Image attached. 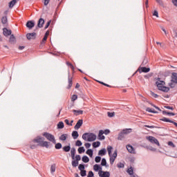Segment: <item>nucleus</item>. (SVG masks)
<instances>
[{
    "label": "nucleus",
    "instance_id": "obj_1",
    "mask_svg": "<svg viewBox=\"0 0 177 177\" xmlns=\"http://www.w3.org/2000/svg\"><path fill=\"white\" fill-rule=\"evenodd\" d=\"M156 85L159 91H162V92H169V88L165 86V82L161 80L160 78L157 79Z\"/></svg>",
    "mask_w": 177,
    "mask_h": 177
},
{
    "label": "nucleus",
    "instance_id": "obj_2",
    "mask_svg": "<svg viewBox=\"0 0 177 177\" xmlns=\"http://www.w3.org/2000/svg\"><path fill=\"white\" fill-rule=\"evenodd\" d=\"M82 138L87 142H95L96 140V135L93 133H84Z\"/></svg>",
    "mask_w": 177,
    "mask_h": 177
},
{
    "label": "nucleus",
    "instance_id": "obj_3",
    "mask_svg": "<svg viewBox=\"0 0 177 177\" xmlns=\"http://www.w3.org/2000/svg\"><path fill=\"white\" fill-rule=\"evenodd\" d=\"M111 150H113V147L108 146L107 151H108V154L110 157V162L113 165V164H114V161H115V158H117V149H115L114 151L113 155H111Z\"/></svg>",
    "mask_w": 177,
    "mask_h": 177
},
{
    "label": "nucleus",
    "instance_id": "obj_4",
    "mask_svg": "<svg viewBox=\"0 0 177 177\" xmlns=\"http://www.w3.org/2000/svg\"><path fill=\"white\" fill-rule=\"evenodd\" d=\"M177 84V73H172L171 76V80L169 83V86L170 88H175V85Z\"/></svg>",
    "mask_w": 177,
    "mask_h": 177
},
{
    "label": "nucleus",
    "instance_id": "obj_5",
    "mask_svg": "<svg viewBox=\"0 0 177 177\" xmlns=\"http://www.w3.org/2000/svg\"><path fill=\"white\" fill-rule=\"evenodd\" d=\"M43 136H44L47 140H49V142H52V143H56V139H55V136L48 133L45 132L43 133Z\"/></svg>",
    "mask_w": 177,
    "mask_h": 177
},
{
    "label": "nucleus",
    "instance_id": "obj_6",
    "mask_svg": "<svg viewBox=\"0 0 177 177\" xmlns=\"http://www.w3.org/2000/svg\"><path fill=\"white\" fill-rule=\"evenodd\" d=\"M147 140H149L150 143H152V145H156L157 146H160V142H158V140L153 136H147L146 137Z\"/></svg>",
    "mask_w": 177,
    "mask_h": 177
},
{
    "label": "nucleus",
    "instance_id": "obj_7",
    "mask_svg": "<svg viewBox=\"0 0 177 177\" xmlns=\"http://www.w3.org/2000/svg\"><path fill=\"white\" fill-rule=\"evenodd\" d=\"M44 140L45 138L40 136H37L36 138L33 140V143H37L39 146H41L42 142H44Z\"/></svg>",
    "mask_w": 177,
    "mask_h": 177
},
{
    "label": "nucleus",
    "instance_id": "obj_8",
    "mask_svg": "<svg viewBox=\"0 0 177 177\" xmlns=\"http://www.w3.org/2000/svg\"><path fill=\"white\" fill-rule=\"evenodd\" d=\"M149 71H150V68H147V67L140 66L138 69V72L140 73V74H142V73H149Z\"/></svg>",
    "mask_w": 177,
    "mask_h": 177
},
{
    "label": "nucleus",
    "instance_id": "obj_9",
    "mask_svg": "<svg viewBox=\"0 0 177 177\" xmlns=\"http://www.w3.org/2000/svg\"><path fill=\"white\" fill-rule=\"evenodd\" d=\"M26 38L29 41L31 39H35V38H37V33L35 32L28 33L26 34Z\"/></svg>",
    "mask_w": 177,
    "mask_h": 177
},
{
    "label": "nucleus",
    "instance_id": "obj_10",
    "mask_svg": "<svg viewBox=\"0 0 177 177\" xmlns=\"http://www.w3.org/2000/svg\"><path fill=\"white\" fill-rule=\"evenodd\" d=\"M127 151H129V153H131V154H136V151H135V148H133V147H132V145H127L126 146Z\"/></svg>",
    "mask_w": 177,
    "mask_h": 177
},
{
    "label": "nucleus",
    "instance_id": "obj_11",
    "mask_svg": "<svg viewBox=\"0 0 177 177\" xmlns=\"http://www.w3.org/2000/svg\"><path fill=\"white\" fill-rule=\"evenodd\" d=\"M98 175L100 177H110V172L100 171Z\"/></svg>",
    "mask_w": 177,
    "mask_h": 177
},
{
    "label": "nucleus",
    "instance_id": "obj_12",
    "mask_svg": "<svg viewBox=\"0 0 177 177\" xmlns=\"http://www.w3.org/2000/svg\"><path fill=\"white\" fill-rule=\"evenodd\" d=\"M3 34L5 37H9V35H12V30L4 28H3Z\"/></svg>",
    "mask_w": 177,
    "mask_h": 177
},
{
    "label": "nucleus",
    "instance_id": "obj_13",
    "mask_svg": "<svg viewBox=\"0 0 177 177\" xmlns=\"http://www.w3.org/2000/svg\"><path fill=\"white\" fill-rule=\"evenodd\" d=\"M82 124H84V120H82V119L79 120L75 125V129H80L81 127H82Z\"/></svg>",
    "mask_w": 177,
    "mask_h": 177
},
{
    "label": "nucleus",
    "instance_id": "obj_14",
    "mask_svg": "<svg viewBox=\"0 0 177 177\" xmlns=\"http://www.w3.org/2000/svg\"><path fill=\"white\" fill-rule=\"evenodd\" d=\"M104 131L103 130H100L99 133H98V139L99 140H104L106 139V137L104 136Z\"/></svg>",
    "mask_w": 177,
    "mask_h": 177
},
{
    "label": "nucleus",
    "instance_id": "obj_15",
    "mask_svg": "<svg viewBox=\"0 0 177 177\" xmlns=\"http://www.w3.org/2000/svg\"><path fill=\"white\" fill-rule=\"evenodd\" d=\"M160 121H163L164 122H171V124H174V125H175V127H176V128H177L176 122L172 121V120H169V118H163L160 119Z\"/></svg>",
    "mask_w": 177,
    "mask_h": 177
},
{
    "label": "nucleus",
    "instance_id": "obj_16",
    "mask_svg": "<svg viewBox=\"0 0 177 177\" xmlns=\"http://www.w3.org/2000/svg\"><path fill=\"white\" fill-rule=\"evenodd\" d=\"M44 24H45V20L42 18H40L37 23V27L39 28H42V27H44Z\"/></svg>",
    "mask_w": 177,
    "mask_h": 177
},
{
    "label": "nucleus",
    "instance_id": "obj_17",
    "mask_svg": "<svg viewBox=\"0 0 177 177\" xmlns=\"http://www.w3.org/2000/svg\"><path fill=\"white\" fill-rule=\"evenodd\" d=\"M34 26H35V23H34V21H28L26 23V27L29 28V30H31Z\"/></svg>",
    "mask_w": 177,
    "mask_h": 177
},
{
    "label": "nucleus",
    "instance_id": "obj_18",
    "mask_svg": "<svg viewBox=\"0 0 177 177\" xmlns=\"http://www.w3.org/2000/svg\"><path fill=\"white\" fill-rule=\"evenodd\" d=\"M1 23L5 27H6V26H8V17L7 16L2 17Z\"/></svg>",
    "mask_w": 177,
    "mask_h": 177
},
{
    "label": "nucleus",
    "instance_id": "obj_19",
    "mask_svg": "<svg viewBox=\"0 0 177 177\" xmlns=\"http://www.w3.org/2000/svg\"><path fill=\"white\" fill-rule=\"evenodd\" d=\"M68 89H70V88L73 86V77L70 75H68Z\"/></svg>",
    "mask_w": 177,
    "mask_h": 177
},
{
    "label": "nucleus",
    "instance_id": "obj_20",
    "mask_svg": "<svg viewBox=\"0 0 177 177\" xmlns=\"http://www.w3.org/2000/svg\"><path fill=\"white\" fill-rule=\"evenodd\" d=\"M73 113L75 114V115H81L84 114V111L82 110H73Z\"/></svg>",
    "mask_w": 177,
    "mask_h": 177
},
{
    "label": "nucleus",
    "instance_id": "obj_21",
    "mask_svg": "<svg viewBox=\"0 0 177 177\" xmlns=\"http://www.w3.org/2000/svg\"><path fill=\"white\" fill-rule=\"evenodd\" d=\"M38 145L36 142H34V140H32V142H30V149H37V147H38Z\"/></svg>",
    "mask_w": 177,
    "mask_h": 177
},
{
    "label": "nucleus",
    "instance_id": "obj_22",
    "mask_svg": "<svg viewBox=\"0 0 177 177\" xmlns=\"http://www.w3.org/2000/svg\"><path fill=\"white\" fill-rule=\"evenodd\" d=\"M107 153V151L106 150V149H100L98 152V156H106V153Z\"/></svg>",
    "mask_w": 177,
    "mask_h": 177
},
{
    "label": "nucleus",
    "instance_id": "obj_23",
    "mask_svg": "<svg viewBox=\"0 0 177 177\" xmlns=\"http://www.w3.org/2000/svg\"><path fill=\"white\" fill-rule=\"evenodd\" d=\"M124 138H125V135L122 131H121L118 134V140H122V139H124Z\"/></svg>",
    "mask_w": 177,
    "mask_h": 177
},
{
    "label": "nucleus",
    "instance_id": "obj_24",
    "mask_svg": "<svg viewBox=\"0 0 177 177\" xmlns=\"http://www.w3.org/2000/svg\"><path fill=\"white\" fill-rule=\"evenodd\" d=\"M146 111H147L148 113H153V114H157L158 112L156 111V110L153 109H150L149 107H147L146 108Z\"/></svg>",
    "mask_w": 177,
    "mask_h": 177
},
{
    "label": "nucleus",
    "instance_id": "obj_25",
    "mask_svg": "<svg viewBox=\"0 0 177 177\" xmlns=\"http://www.w3.org/2000/svg\"><path fill=\"white\" fill-rule=\"evenodd\" d=\"M57 129H63L64 128V123L63 122H59L57 124Z\"/></svg>",
    "mask_w": 177,
    "mask_h": 177
},
{
    "label": "nucleus",
    "instance_id": "obj_26",
    "mask_svg": "<svg viewBox=\"0 0 177 177\" xmlns=\"http://www.w3.org/2000/svg\"><path fill=\"white\" fill-rule=\"evenodd\" d=\"M40 146L41 147H46V149H48L49 147V142H48V141L43 140Z\"/></svg>",
    "mask_w": 177,
    "mask_h": 177
},
{
    "label": "nucleus",
    "instance_id": "obj_27",
    "mask_svg": "<svg viewBox=\"0 0 177 177\" xmlns=\"http://www.w3.org/2000/svg\"><path fill=\"white\" fill-rule=\"evenodd\" d=\"M72 136L73 139H78V136H80V134H78V131H74L72 133Z\"/></svg>",
    "mask_w": 177,
    "mask_h": 177
},
{
    "label": "nucleus",
    "instance_id": "obj_28",
    "mask_svg": "<svg viewBox=\"0 0 177 177\" xmlns=\"http://www.w3.org/2000/svg\"><path fill=\"white\" fill-rule=\"evenodd\" d=\"M124 135H128V133H131L132 132V129H124L122 131Z\"/></svg>",
    "mask_w": 177,
    "mask_h": 177
},
{
    "label": "nucleus",
    "instance_id": "obj_29",
    "mask_svg": "<svg viewBox=\"0 0 177 177\" xmlns=\"http://www.w3.org/2000/svg\"><path fill=\"white\" fill-rule=\"evenodd\" d=\"M72 160L75 158V148H72L71 150Z\"/></svg>",
    "mask_w": 177,
    "mask_h": 177
},
{
    "label": "nucleus",
    "instance_id": "obj_30",
    "mask_svg": "<svg viewBox=\"0 0 177 177\" xmlns=\"http://www.w3.org/2000/svg\"><path fill=\"white\" fill-rule=\"evenodd\" d=\"M93 169L97 172V171H102V167H100L99 165L97 164H95L94 166H93Z\"/></svg>",
    "mask_w": 177,
    "mask_h": 177
},
{
    "label": "nucleus",
    "instance_id": "obj_31",
    "mask_svg": "<svg viewBox=\"0 0 177 177\" xmlns=\"http://www.w3.org/2000/svg\"><path fill=\"white\" fill-rule=\"evenodd\" d=\"M17 3V1H16V0H12V1L9 3V8H13V6H15Z\"/></svg>",
    "mask_w": 177,
    "mask_h": 177
},
{
    "label": "nucleus",
    "instance_id": "obj_32",
    "mask_svg": "<svg viewBox=\"0 0 177 177\" xmlns=\"http://www.w3.org/2000/svg\"><path fill=\"white\" fill-rule=\"evenodd\" d=\"M62 149L66 153H68V151L71 150V147L70 145H68V146L64 147Z\"/></svg>",
    "mask_w": 177,
    "mask_h": 177
},
{
    "label": "nucleus",
    "instance_id": "obj_33",
    "mask_svg": "<svg viewBox=\"0 0 177 177\" xmlns=\"http://www.w3.org/2000/svg\"><path fill=\"white\" fill-rule=\"evenodd\" d=\"M67 134H62L60 137H59V140H62L63 142H64V140H67Z\"/></svg>",
    "mask_w": 177,
    "mask_h": 177
},
{
    "label": "nucleus",
    "instance_id": "obj_34",
    "mask_svg": "<svg viewBox=\"0 0 177 177\" xmlns=\"http://www.w3.org/2000/svg\"><path fill=\"white\" fill-rule=\"evenodd\" d=\"M82 161H83V162H89V158L86 156H84L82 158Z\"/></svg>",
    "mask_w": 177,
    "mask_h": 177
},
{
    "label": "nucleus",
    "instance_id": "obj_35",
    "mask_svg": "<svg viewBox=\"0 0 177 177\" xmlns=\"http://www.w3.org/2000/svg\"><path fill=\"white\" fill-rule=\"evenodd\" d=\"M86 153L88 154V156H89V157H92L93 156V150L88 149L86 151Z\"/></svg>",
    "mask_w": 177,
    "mask_h": 177
},
{
    "label": "nucleus",
    "instance_id": "obj_36",
    "mask_svg": "<svg viewBox=\"0 0 177 177\" xmlns=\"http://www.w3.org/2000/svg\"><path fill=\"white\" fill-rule=\"evenodd\" d=\"M99 146H100V142L99 141L94 142L93 143V147H94V149H96V147H99Z\"/></svg>",
    "mask_w": 177,
    "mask_h": 177
},
{
    "label": "nucleus",
    "instance_id": "obj_37",
    "mask_svg": "<svg viewBox=\"0 0 177 177\" xmlns=\"http://www.w3.org/2000/svg\"><path fill=\"white\" fill-rule=\"evenodd\" d=\"M78 153L79 154H82V153H85V149L84 148V147L78 148Z\"/></svg>",
    "mask_w": 177,
    "mask_h": 177
},
{
    "label": "nucleus",
    "instance_id": "obj_38",
    "mask_svg": "<svg viewBox=\"0 0 177 177\" xmlns=\"http://www.w3.org/2000/svg\"><path fill=\"white\" fill-rule=\"evenodd\" d=\"M15 41H16V37H15L14 35H10L9 41L10 42H15Z\"/></svg>",
    "mask_w": 177,
    "mask_h": 177
},
{
    "label": "nucleus",
    "instance_id": "obj_39",
    "mask_svg": "<svg viewBox=\"0 0 177 177\" xmlns=\"http://www.w3.org/2000/svg\"><path fill=\"white\" fill-rule=\"evenodd\" d=\"M127 173L129 174V175H133V168L130 167L127 169Z\"/></svg>",
    "mask_w": 177,
    "mask_h": 177
},
{
    "label": "nucleus",
    "instance_id": "obj_40",
    "mask_svg": "<svg viewBox=\"0 0 177 177\" xmlns=\"http://www.w3.org/2000/svg\"><path fill=\"white\" fill-rule=\"evenodd\" d=\"M56 171V165H52L50 167V171L52 174Z\"/></svg>",
    "mask_w": 177,
    "mask_h": 177
},
{
    "label": "nucleus",
    "instance_id": "obj_41",
    "mask_svg": "<svg viewBox=\"0 0 177 177\" xmlns=\"http://www.w3.org/2000/svg\"><path fill=\"white\" fill-rule=\"evenodd\" d=\"M55 147L57 150L62 149V143H60V142L57 143L55 145Z\"/></svg>",
    "mask_w": 177,
    "mask_h": 177
},
{
    "label": "nucleus",
    "instance_id": "obj_42",
    "mask_svg": "<svg viewBox=\"0 0 177 177\" xmlns=\"http://www.w3.org/2000/svg\"><path fill=\"white\" fill-rule=\"evenodd\" d=\"M106 165L107 162L106 161V158H102L101 165H102V167H106Z\"/></svg>",
    "mask_w": 177,
    "mask_h": 177
},
{
    "label": "nucleus",
    "instance_id": "obj_43",
    "mask_svg": "<svg viewBox=\"0 0 177 177\" xmlns=\"http://www.w3.org/2000/svg\"><path fill=\"white\" fill-rule=\"evenodd\" d=\"M80 175L81 176H86V170H80Z\"/></svg>",
    "mask_w": 177,
    "mask_h": 177
},
{
    "label": "nucleus",
    "instance_id": "obj_44",
    "mask_svg": "<svg viewBox=\"0 0 177 177\" xmlns=\"http://www.w3.org/2000/svg\"><path fill=\"white\" fill-rule=\"evenodd\" d=\"M77 99H78V95H77L75 94L72 95V97H71L72 102H75V100H77Z\"/></svg>",
    "mask_w": 177,
    "mask_h": 177
},
{
    "label": "nucleus",
    "instance_id": "obj_45",
    "mask_svg": "<svg viewBox=\"0 0 177 177\" xmlns=\"http://www.w3.org/2000/svg\"><path fill=\"white\" fill-rule=\"evenodd\" d=\"M72 166L74 167H78V161L73 160L72 161Z\"/></svg>",
    "mask_w": 177,
    "mask_h": 177
},
{
    "label": "nucleus",
    "instance_id": "obj_46",
    "mask_svg": "<svg viewBox=\"0 0 177 177\" xmlns=\"http://www.w3.org/2000/svg\"><path fill=\"white\" fill-rule=\"evenodd\" d=\"M75 146L80 147L82 146V142L81 140H78L75 142Z\"/></svg>",
    "mask_w": 177,
    "mask_h": 177
},
{
    "label": "nucleus",
    "instance_id": "obj_47",
    "mask_svg": "<svg viewBox=\"0 0 177 177\" xmlns=\"http://www.w3.org/2000/svg\"><path fill=\"white\" fill-rule=\"evenodd\" d=\"M80 171H84L85 169V166L84 165H79V167H78Z\"/></svg>",
    "mask_w": 177,
    "mask_h": 177
},
{
    "label": "nucleus",
    "instance_id": "obj_48",
    "mask_svg": "<svg viewBox=\"0 0 177 177\" xmlns=\"http://www.w3.org/2000/svg\"><path fill=\"white\" fill-rule=\"evenodd\" d=\"M107 114H108V117L111 118V117H114L115 113H114V112H108Z\"/></svg>",
    "mask_w": 177,
    "mask_h": 177
},
{
    "label": "nucleus",
    "instance_id": "obj_49",
    "mask_svg": "<svg viewBox=\"0 0 177 177\" xmlns=\"http://www.w3.org/2000/svg\"><path fill=\"white\" fill-rule=\"evenodd\" d=\"M65 124H66V125H69L70 127H73V124L71 123H70V121L68 119H66L64 120Z\"/></svg>",
    "mask_w": 177,
    "mask_h": 177
},
{
    "label": "nucleus",
    "instance_id": "obj_50",
    "mask_svg": "<svg viewBox=\"0 0 177 177\" xmlns=\"http://www.w3.org/2000/svg\"><path fill=\"white\" fill-rule=\"evenodd\" d=\"M66 65L68 66V67H70L71 68V70H74V66L71 64V63L67 62H66Z\"/></svg>",
    "mask_w": 177,
    "mask_h": 177
},
{
    "label": "nucleus",
    "instance_id": "obj_51",
    "mask_svg": "<svg viewBox=\"0 0 177 177\" xmlns=\"http://www.w3.org/2000/svg\"><path fill=\"white\" fill-rule=\"evenodd\" d=\"M102 160V158L100 156H96L95 158V162H99Z\"/></svg>",
    "mask_w": 177,
    "mask_h": 177
},
{
    "label": "nucleus",
    "instance_id": "obj_52",
    "mask_svg": "<svg viewBox=\"0 0 177 177\" xmlns=\"http://www.w3.org/2000/svg\"><path fill=\"white\" fill-rule=\"evenodd\" d=\"M124 167H125V165L122 162H120L118 164V168H124Z\"/></svg>",
    "mask_w": 177,
    "mask_h": 177
},
{
    "label": "nucleus",
    "instance_id": "obj_53",
    "mask_svg": "<svg viewBox=\"0 0 177 177\" xmlns=\"http://www.w3.org/2000/svg\"><path fill=\"white\" fill-rule=\"evenodd\" d=\"M168 145L171 146V147H175V144H174V142H172V141L168 142Z\"/></svg>",
    "mask_w": 177,
    "mask_h": 177
},
{
    "label": "nucleus",
    "instance_id": "obj_54",
    "mask_svg": "<svg viewBox=\"0 0 177 177\" xmlns=\"http://www.w3.org/2000/svg\"><path fill=\"white\" fill-rule=\"evenodd\" d=\"M75 159H76V161H81V156L80 155H76L75 156Z\"/></svg>",
    "mask_w": 177,
    "mask_h": 177
},
{
    "label": "nucleus",
    "instance_id": "obj_55",
    "mask_svg": "<svg viewBox=\"0 0 177 177\" xmlns=\"http://www.w3.org/2000/svg\"><path fill=\"white\" fill-rule=\"evenodd\" d=\"M146 64H147V59H144L142 66H146Z\"/></svg>",
    "mask_w": 177,
    "mask_h": 177
},
{
    "label": "nucleus",
    "instance_id": "obj_56",
    "mask_svg": "<svg viewBox=\"0 0 177 177\" xmlns=\"http://www.w3.org/2000/svg\"><path fill=\"white\" fill-rule=\"evenodd\" d=\"M84 146H85L86 149H89V147H91V143H89V142L85 143Z\"/></svg>",
    "mask_w": 177,
    "mask_h": 177
},
{
    "label": "nucleus",
    "instance_id": "obj_57",
    "mask_svg": "<svg viewBox=\"0 0 177 177\" xmlns=\"http://www.w3.org/2000/svg\"><path fill=\"white\" fill-rule=\"evenodd\" d=\"M93 171H90L88 174V177H93Z\"/></svg>",
    "mask_w": 177,
    "mask_h": 177
},
{
    "label": "nucleus",
    "instance_id": "obj_58",
    "mask_svg": "<svg viewBox=\"0 0 177 177\" xmlns=\"http://www.w3.org/2000/svg\"><path fill=\"white\" fill-rule=\"evenodd\" d=\"M49 26H50V21H48L47 23H46V26H45V30H46V28H48V27H49Z\"/></svg>",
    "mask_w": 177,
    "mask_h": 177
},
{
    "label": "nucleus",
    "instance_id": "obj_59",
    "mask_svg": "<svg viewBox=\"0 0 177 177\" xmlns=\"http://www.w3.org/2000/svg\"><path fill=\"white\" fill-rule=\"evenodd\" d=\"M153 16H156V17H158V11L155 10L153 13Z\"/></svg>",
    "mask_w": 177,
    "mask_h": 177
},
{
    "label": "nucleus",
    "instance_id": "obj_60",
    "mask_svg": "<svg viewBox=\"0 0 177 177\" xmlns=\"http://www.w3.org/2000/svg\"><path fill=\"white\" fill-rule=\"evenodd\" d=\"M151 95L153 96V97H158V95L154 93L153 92H151Z\"/></svg>",
    "mask_w": 177,
    "mask_h": 177
},
{
    "label": "nucleus",
    "instance_id": "obj_61",
    "mask_svg": "<svg viewBox=\"0 0 177 177\" xmlns=\"http://www.w3.org/2000/svg\"><path fill=\"white\" fill-rule=\"evenodd\" d=\"M104 135H109L110 133V130L109 129H106L104 131Z\"/></svg>",
    "mask_w": 177,
    "mask_h": 177
},
{
    "label": "nucleus",
    "instance_id": "obj_62",
    "mask_svg": "<svg viewBox=\"0 0 177 177\" xmlns=\"http://www.w3.org/2000/svg\"><path fill=\"white\" fill-rule=\"evenodd\" d=\"M165 108L167 109V110H174V106H165Z\"/></svg>",
    "mask_w": 177,
    "mask_h": 177
},
{
    "label": "nucleus",
    "instance_id": "obj_63",
    "mask_svg": "<svg viewBox=\"0 0 177 177\" xmlns=\"http://www.w3.org/2000/svg\"><path fill=\"white\" fill-rule=\"evenodd\" d=\"M172 3L174 5V6H176L177 8V0H172Z\"/></svg>",
    "mask_w": 177,
    "mask_h": 177
},
{
    "label": "nucleus",
    "instance_id": "obj_64",
    "mask_svg": "<svg viewBox=\"0 0 177 177\" xmlns=\"http://www.w3.org/2000/svg\"><path fill=\"white\" fill-rule=\"evenodd\" d=\"M173 32H174V38H177V31H176V30H174L173 31Z\"/></svg>",
    "mask_w": 177,
    "mask_h": 177
}]
</instances>
